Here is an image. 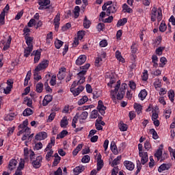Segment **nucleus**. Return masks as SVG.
I'll return each instance as SVG.
<instances>
[{"instance_id": "1", "label": "nucleus", "mask_w": 175, "mask_h": 175, "mask_svg": "<svg viewBox=\"0 0 175 175\" xmlns=\"http://www.w3.org/2000/svg\"><path fill=\"white\" fill-rule=\"evenodd\" d=\"M120 87L121 88H120ZM126 88H128L126 83H124L121 85V82L118 81L117 84L115 85V89L110 92L111 98L113 99V100H116V98H117L118 100L124 99Z\"/></svg>"}, {"instance_id": "2", "label": "nucleus", "mask_w": 175, "mask_h": 175, "mask_svg": "<svg viewBox=\"0 0 175 175\" xmlns=\"http://www.w3.org/2000/svg\"><path fill=\"white\" fill-rule=\"evenodd\" d=\"M28 126V120H26L23 122V124L19 125V128H21V131L17 133L18 136H20V135H23L24 133L23 136L22 137L21 139L23 141L30 140L31 137H33V134H31V129L27 127Z\"/></svg>"}, {"instance_id": "3", "label": "nucleus", "mask_w": 175, "mask_h": 175, "mask_svg": "<svg viewBox=\"0 0 175 175\" xmlns=\"http://www.w3.org/2000/svg\"><path fill=\"white\" fill-rule=\"evenodd\" d=\"M157 20V21H162V9L154 7L151 12V21L154 22Z\"/></svg>"}, {"instance_id": "4", "label": "nucleus", "mask_w": 175, "mask_h": 175, "mask_svg": "<svg viewBox=\"0 0 175 175\" xmlns=\"http://www.w3.org/2000/svg\"><path fill=\"white\" fill-rule=\"evenodd\" d=\"M50 0H40L38 2L40 7L38 8L39 10H44L46 9H50Z\"/></svg>"}, {"instance_id": "5", "label": "nucleus", "mask_w": 175, "mask_h": 175, "mask_svg": "<svg viewBox=\"0 0 175 175\" xmlns=\"http://www.w3.org/2000/svg\"><path fill=\"white\" fill-rule=\"evenodd\" d=\"M49 64H50V62L49 60H43L36 67V72H40V70H43V69H46V68H48Z\"/></svg>"}, {"instance_id": "6", "label": "nucleus", "mask_w": 175, "mask_h": 175, "mask_svg": "<svg viewBox=\"0 0 175 175\" xmlns=\"http://www.w3.org/2000/svg\"><path fill=\"white\" fill-rule=\"evenodd\" d=\"M117 12V2H113L112 5H109L106 8L107 16H110L111 14L116 13Z\"/></svg>"}, {"instance_id": "7", "label": "nucleus", "mask_w": 175, "mask_h": 175, "mask_svg": "<svg viewBox=\"0 0 175 175\" xmlns=\"http://www.w3.org/2000/svg\"><path fill=\"white\" fill-rule=\"evenodd\" d=\"M83 91H84V86L83 85H79L77 88H70V92L74 96H79Z\"/></svg>"}, {"instance_id": "8", "label": "nucleus", "mask_w": 175, "mask_h": 175, "mask_svg": "<svg viewBox=\"0 0 175 175\" xmlns=\"http://www.w3.org/2000/svg\"><path fill=\"white\" fill-rule=\"evenodd\" d=\"M107 107L103 105V101L98 100V106H97V110H98L100 114L103 116L106 112Z\"/></svg>"}, {"instance_id": "9", "label": "nucleus", "mask_w": 175, "mask_h": 175, "mask_svg": "<svg viewBox=\"0 0 175 175\" xmlns=\"http://www.w3.org/2000/svg\"><path fill=\"white\" fill-rule=\"evenodd\" d=\"M139 155L141 157L142 165H146V163L148 162V153L147 152H144L139 153Z\"/></svg>"}, {"instance_id": "10", "label": "nucleus", "mask_w": 175, "mask_h": 175, "mask_svg": "<svg viewBox=\"0 0 175 175\" xmlns=\"http://www.w3.org/2000/svg\"><path fill=\"white\" fill-rule=\"evenodd\" d=\"M85 61H87V56L85 55H81L77 59L75 64L78 66H81V65H83V64H84Z\"/></svg>"}, {"instance_id": "11", "label": "nucleus", "mask_w": 175, "mask_h": 175, "mask_svg": "<svg viewBox=\"0 0 175 175\" xmlns=\"http://www.w3.org/2000/svg\"><path fill=\"white\" fill-rule=\"evenodd\" d=\"M42 159L43 158L42 157V156L37 157L36 159L33 161L32 162V165L33 167H35L36 169H39V167L42 166L41 163H42Z\"/></svg>"}, {"instance_id": "12", "label": "nucleus", "mask_w": 175, "mask_h": 175, "mask_svg": "<svg viewBox=\"0 0 175 175\" xmlns=\"http://www.w3.org/2000/svg\"><path fill=\"white\" fill-rule=\"evenodd\" d=\"M105 59H106V53H101L100 55L96 57L95 60L96 66H99V65H100V64H102V62H103V61H105Z\"/></svg>"}, {"instance_id": "13", "label": "nucleus", "mask_w": 175, "mask_h": 175, "mask_svg": "<svg viewBox=\"0 0 175 175\" xmlns=\"http://www.w3.org/2000/svg\"><path fill=\"white\" fill-rule=\"evenodd\" d=\"M124 166L127 170H130V172H132L135 169V163L128 160L124 161Z\"/></svg>"}, {"instance_id": "14", "label": "nucleus", "mask_w": 175, "mask_h": 175, "mask_svg": "<svg viewBox=\"0 0 175 175\" xmlns=\"http://www.w3.org/2000/svg\"><path fill=\"white\" fill-rule=\"evenodd\" d=\"M85 75H87L85 70H81L77 74L79 83H84L85 81Z\"/></svg>"}, {"instance_id": "15", "label": "nucleus", "mask_w": 175, "mask_h": 175, "mask_svg": "<svg viewBox=\"0 0 175 175\" xmlns=\"http://www.w3.org/2000/svg\"><path fill=\"white\" fill-rule=\"evenodd\" d=\"M65 73H66V68L65 67H62L59 70V72L57 74V79L59 80H64L65 79Z\"/></svg>"}, {"instance_id": "16", "label": "nucleus", "mask_w": 175, "mask_h": 175, "mask_svg": "<svg viewBox=\"0 0 175 175\" xmlns=\"http://www.w3.org/2000/svg\"><path fill=\"white\" fill-rule=\"evenodd\" d=\"M47 133L41 131L36 135L35 139L36 140H44V139H47Z\"/></svg>"}, {"instance_id": "17", "label": "nucleus", "mask_w": 175, "mask_h": 175, "mask_svg": "<svg viewBox=\"0 0 175 175\" xmlns=\"http://www.w3.org/2000/svg\"><path fill=\"white\" fill-rule=\"evenodd\" d=\"M59 21H61V14L58 12L54 18V25L55 29L59 28Z\"/></svg>"}, {"instance_id": "18", "label": "nucleus", "mask_w": 175, "mask_h": 175, "mask_svg": "<svg viewBox=\"0 0 175 175\" xmlns=\"http://www.w3.org/2000/svg\"><path fill=\"white\" fill-rule=\"evenodd\" d=\"M85 170V167L83 165H79L73 169L74 174L79 175L80 173H83Z\"/></svg>"}, {"instance_id": "19", "label": "nucleus", "mask_w": 175, "mask_h": 175, "mask_svg": "<svg viewBox=\"0 0 175 175\" xmlns=\"http://www.w3.org/2000/svg\"><path fill=\"white\" fill-rule=\"evenodd\" d=\"M53 100V96L51 95H46L42 100V105L47 106Z\"/></svg>"}, {"instance_id": "20", "label": "nucleus", "mask_w": 175, "mask_h": 175, "mask_svg": "<svg viewBox=\"0 0 175 175\" xmlns=\"http://www.w3.org/2000/svg\"><path fill=\"white\" fill-rule=\"evenodd\" d=\"M170 164L163 163L159 167L158 172L159 173H162V172H165V170H169V169H170Z\"/></svg>"}, {"instance_id": "21", "label": "nucleus", "mask_w": 175, "mask_h": 175, "mask_svg": "<svg viewBox=\"0 0 175 175\" xmlns=\"http://www.w3.org/2000/svg\"><path fill=\"white\" fill-rule=\"evenodd\" d=\"M25 40H26V44L27 47H33V37L31 36H25Z\"/></svg>"}, {"instance_id": "22", "label": "nucleus", "mask_w": 175, "mask_h": 175, "mask_svg": "<svg viewBox=\"0 0 175 175\" xmlns=\"http://www.w3.org/2000/svg\"><path fill=\"white\" fill-rule=\"evenodd\" d=\"M16 166H17V160L12 159L10 161V163L8 165L9 170H13L14 169H16Z\"/></svg>"}, {"instance_id": "23", "label": "nucleus", "mask_w": 175, "mask_h": 175, "mask_svg": "<svg viewBox=\"0 0 175 175\" xmlns=\"http://www.w3.org/2000/svg\"><path fill=\"white\" fill-rule=\"evenodd\" d=\"M10 43H12V36H9L6 43L3 47V51H6V50H9V49H10Z\"/></svg>"}, {"instance_id": "24", "label": "nucleus", "mask_w": 175, "mask_h": 175, "mask_svg": "<svg viewBox=\"0 0 175 175\" xmlns=\"http://www.w3.org/2000/svg\"><path fill=\"white\" fill-rule=\"evenodd\" d=\"M121 159H122V157L121 155L118 156L117 158H116L111 163V166L113 167H116L117 165H120V162H121Z\"/></svg>"}, {"instance_id": "25", "label": "nucleus", "mask_w": 175, "mask_h": 175, "mask_svg": "<svg viewBox=\"0 0 175 175\" xmlns=\"http://www.w3.org/2000/svg\"><path fill=\"white\" fill-rule=\"evenodd\" d=\"M88 117V112L87 111L82 112V113L80 116L78 115V118L80 122H83V121L87 120Z\"/></svg>"}, {"instance_id": "26", "label": "nucleus", "mask_w": 175, "mask_h": 175, "mask_svg": "<svg viewBox=\"0 0 175 175\" xmlns=\"http://www.w3.org/2000/svg\"><path fill=\"white\" fill-rule=\"evenodd\" d=\"M23 105H27L28 107H32V98L25 97L23 99Z\"/></svg>"}, {"instance_id": "27", "label": "nucleus", "mask_w": 175, "mask_h": 175, "mask_svg": "<svg viewBox=\"0 0 175 175\" xmlns=\"http://www.w3.org/2000/svg\"><path fill=\"white\" fill-rule=\"evenodd\" d=\"M138 96L141 100H144L147 96V90L146 89L141 90Z\"/></svg>"}, {"instance_id": "28", "label": "nucleus", "mask_w": 175, "mask_h": 175, "mask_svg": "<svg viewBox=\"0 0 175 175\" xmlns=\"http://www.w3.org/2000/svg\"><path fill=\"white\" fill-rule=\"evenodd\" d=\"M122 11L124 13H133V10L132 8H129V5L126 3H124L122 5Z\"/></svg>"}, {"instance_id": "29", "label": "nucleus", "mask_w": 175, "mask_h": 175, "mask_svg": "<svg viewBox=\"0 0 175 175\" xmlns=\"http://www.w3.org/2000/svg\"><path fill=\"white\" fill-rule=\"evenodd\" d=\"M116 58L118 59V61H119V62H122V64L125 62V59L122 57V55H121V52H120V51H116Z\"/></svg>"}, {"instance_id": "30", "label": "nucleus", "mask_w": 175, "mask_h": 175, "mask_svg": "<svg viewBox=\"0 0 175 175\" xmlns=\"http://www.w3.org/2000/svg\"><path fill=\"white\" fill-rule=\"evenodd\" d=\"M110 148L112 152H113L115 155H117V154H118V150L117 149V146L116 145V142H112L111 143Z\"/></svg>"}, {"instance_id": "31", "label": "nucleus", "mask_w": 175, "mask_h": 175, "mask_svg": "<svg viewBox=\"0 0 175 175\" xmlns=\"http://www.w3.org/2000/svg\"><path fill=\"white\" fill-rule=\"evenodd\" d=\"M68 118L66 116H64L62 120L60 121V126L62 128H66L68 126Z\"/></svg>"}, {"instance_id": "32", "label": "nucleus", "mask_w": 175, "mask_h": 175, "mask_svg": "<svg viewBox=\"0 0 175 175\" xmlns=\"http://www.w3.org/2000/svg\"><path fill=\"white\" fill-rule=\"evenodd\" d=\"M33 50V47L32 46H27L26 49H25L24 57H29Z\"/></svg>"}, {"instance_id": "33", "label": "nucleus", "mask_w": 175, "mask_h": 175, "mask_svg": "<svg viewBox=\"0 0 175 175\" xmlns=\"http://www.w3.org/2000/svg\"><path fill=\"white\" fill-rule=\"evenodd\" d=\"M119 129L121 132H125L128 130V125L122 122H120L118 124Z\"/></svg>"}, {"instance_id": "34", "label": "nucleus", "mask_w": 175, "mask_h": 175, "mask_svg": "<svg viewBox=\"0 0 175 175\" xmlns=\"http://www.w3.org/2000/svg\"><path fill=\"white\" fill-rule=\"evenodd\" d=\"M43 87H44V85H43V83H42V82H39L38 83H37L36 85V92H38V94H40V92H42Z\"/></svg>"}, {"instance_id": "35", "label": "nucleus", "mask_w": 175, "mask_h": 175, "mask_svg": "<svg viewBox=\"0 0 175 175\" xmlns=\"http://www.w3.org/2000/svg\"><path fill=\"white\" fill-rule=\"evenodd\" d=\"M154 87L158 91V88H161L162 87V81L159 79H156L154 82Z\"/></svg>"}, {"instance_id": "36", "label": "nucleus", "mask_w": 175, "mask_h": 175, "mask_svg": "<svg viewBox=\"0 0 175 175\" xmlns=\"http://www.w3.org/2000/svg\"><path fill=\"white\" fill-rule=\"evenodd\" d=\"M14 117H16V113H11L8 115H6L4 117V120H5V121H13V120H14Z\"/></svg>"}, {"instance_id": "37", "label": "nucleus", "mask_w": 175, "mask_h": 175, "mask_svg": "<svg viewBox=\"0 0 175 175\" xmlns=\"http://www.w3.org/2000/svg\"><path fill=\"white\" fill-rule=\"evenodd\" d=\"M23 114L24 117H28L29 116H32V114H33V110L31 109V108H27L23 111Z\"/></svg>"}, {"instance_id": "38", "label": "nucleus", "mask_w": 175, "mask_h": 175, "mask_svg": "<svg viewBox=\"0 0 175 175\" xmlns=\"http://www.w3.org/2000/svg\"><path fill=\"white\" fill-rule=\"evenodd\" d=\"M33 79L35 81H39V80H42V76L39 75V71H36V68H35L33 72Z\"/></svg>"}, {"instance_id": "39", "label": "nucleus", "mask_w": 175, "mask_h": 175, "mask_svg": "<svg viewBox=\"0 0 175 175\" xmlns=\"http://www.w3.org/2000/svg\"><path fill=\"white\" fill-rule=\"evenodd\" d=\"M126 23H128V19L126 18L120 19L118 21L117 27H122V25H125Z\"/></svg>"}, {"instance_id": "40", "label": "nucleus", "mask_w": 175, "mask_h": 175, "mask_svg": "<svg viewBox=\"0 0 175 175\" xmlns=\"http://www.w3.org/2000/svg\"><path fill=\"white\" fill-rule=\"evenodd\" d=\"M91 26V21L87 18V16L85 17L83 20V27L84 28H86V29H88Z\"/></svg>"}, {"instance_id": "41", "label": "nucleus", "mask_w": 175, "mask_h": 175, "mask_svg": "<svg viewBox=\"0 0 175 175\" xmlns=\"http://www.w3.org/2000/svg\"><path fill=\"white\" fill-rule=\"evenodd\" d=\"M87 102H88V96H84L78 101V105L81 106V105H84Z\"/></svg>"}, {"instance_id": "42", "label": "nucleus", "mask_w": 175, "mask_h": 175, "mask_svg": "<svg viewBox=\"0 0 175 175\" xmlns=\"http://www.w3.org/2000/svg\"><path fill=\"white\" fill-rule=\"evenodd\" d=\"M80 16V7L75 6L74 10V17L75 18H78V17Z\"/></svg>"}, {"instance_id": "43", "label": "nucleus", "mask_w": 175, "mask_h": 175, "mask_svg": "<svg viewBox=\"0 0 175 175\" xmlns=\"http://www.w3.org/2000/svg\"><path fill=\"white\" fill-rule=\"evenodd\" d=\"M152 62L154 68H158V57L155 55L152 56Z\"/></svg>"}, {"instance_id": "44", "label": "nucleus", "mask_w": 175, "mask_h": 175, "mask_svg": "<svg viewBox=\"0 0 175 175\" xmlns=\"http://www.w3.org/2000/svg\"><path fill=\"white\" fill-rule=\"evenodd\" d=\"M66 135H68V131L66 130H63L60 133L57 135L56 139H64V137H65Z\"/></svg>"}, {"instance_id": "45", "label": "nucleus", "mask_w": 175, "mask_h": 175, "mask_svg": "<svg viewBox=\"0 0 175 175\" xmlns=\"http://www.w3.org/2000/svg\"><path fill=\"white\" fill-rule=\"evenodd\" d=\"M174 90H170L168 92V98L169 99L171 100V102H174Z\"/></svg>"}, {"instance_id": "46", "label": "nucleus", "mask_w": 175, "mask_h": 175, "mask_svg": "<svg viewBox=\"0 0 175 175\" xmlns=\"http://www.w3.org/2000/svg\"><path fill=\"white\" fill-rule=\"evenodd\" d=\"M40 59V52H39V51H36L35 53V57H34V64H38Z\"/></svg>"}, {"instance_id": "47", "label": "nucleus", "mask_w": 175, "mask_h": 175, "mask_svg": "<svg viewBox=\"0 0 175 175\" xmlns=\"http://www.w3.org/2000/svg\"><path fill=\"white\" fill-rule=\"evenodd\" d=\"M162 148H159L154 154V157L157 158V161H159V159H161V157H162Z\"/></svg>"}, {"instance_id": "48", "label": "nucleus", "mask_w": 175, "mask_h": 175, "mask_svg": "<svg viewBox=\"0 0 175 175\" xmlns=\"http://www.w3.org/2000/svg\"><path fill=\"white\" fill-rule=\"evenodd\" d=\"M137 47L138 45L135 42H133V44L131 45V53L133 54H136L137 53Z\"/></svg>"}, {"instance_id": "49", "label": "nucleus", "mask_w": 175, "mask_h": 175, "mask_svg": "<svg viewBox=\"0 0 175 175\" xmlns=\"http://www.w3.org/2000/svg\"><path fill=\"white\" fill-rule=\"evenodd\" d=\"M25 166V161H24V160L23 159H21V161L18 164V166L16 170H19L20 172H21L23 169H24Z\"/></svg>"}, {"instance_id": "50", "label": "nucleus", "mask_w": 175, "mask_h": 175, "mask_svg": "<svg viewBox=\"0 0 175 175\" xmlns=\"http://www.w3.org/2000/svg\"><path fill=\"white\" fill-rule=\"evenodd\" d=\"M150 135H152V138L154 139V140H157V139H158V137H159L158 133H157L155 129H151L150 130Z\"/></svg>"}, {"instance_id": "51", "label": "nucleus", "mask_w": 175, "mask_h": 175, "mask_svg": "<svg viewBox=\"0 0 175 175\" xmlns=\"http://www.w3.org/2000/svg\"><path fill=\"white\" fill-rule=\"evenodd\" d=\"M134 109H135V111H137V114H140V113H142V107L139 104L135 103Z\"/></svg>"}, {"instance_id": "52", "label": "nucleus", "mask_w": 175, "mask_h": 175, "mask_svg": "<svg viewBox=\"0 0 175 175\" xmlns=\"http://www.w3.org/2000/svg\"><path fill=\"white\" fill-rule=\"evenodd\" d=\"M78 120H79V113H77L76 116L72 119V128H76V124H77Z\"/></svg>"}, {"instance_id": "53", "label": "nucleus", "mask_w": 175, "mask_h": 175, "mask_svg": "<svg viewBox=\"0 0 175 175\" xmlns=\"http://www.w3.org/2000/svg\"><path fill=\"white\" fill-rule=\"evenodd\" d=\"M55 116H56L55 112H52V113L49 115V118H48L46 122H52V121H54V119L55 118Z\"/></svg>"}, {"instance_id": "54", "label": "nucleus", "mask_w": 175, "mask_h": 175, "mask_svg": "<svg viewBox=\"0 0 175 175\" xmlns=\"http://www.w3.org/2000/svg\"><path fill=\"white\" fill-rule=\"evenodd\" d=\"M91 161V157L89 155H85L81 159V162L83 163H88Z\"/></svg>"}, {"instance_id": "55", "label": "nucleus", "mask_w": 175, "mask_h": 175, "mask_svg": "<svg viewBox=\"0 0 175 175\" xmlns=\"http://www.w3.org/2000/svg\"><path fill=\"white\" fill-rule=\"evenodd\" d=\"M142 81H147L148 80V71L145 70L142 76Z\"/></svg>"}, {"instance_id": "56", "label": "nucleus", "mask_w": 175, "mask_h": 175, "mask_svg": "<svg viewBox=\"0 0 175 175\" xmlns=\"http://www.w3.org/2000/svg\"><path fill=\"white\" fill-rule=\"evenodd\" d=\"M46 161H50V158L53 157V154H54V151L53 150H49L46 152Z\"/></svg>"}, {"instance_id": "57", "label": "nucleus", "mask_w": 175, "mask_h": 175, "mask_svg": "<svg viewBox=\"0 0 175 175\" xmlns=\"http://www.w3.org/2000/svg\"><path fill=\"white\" fill-rule=\"evenodd\" d=\"M63 44H64V42H62L59 40H57L55 42V46L56 49H61V47H62Z\"/></svg>"}, {"instance_id": "58", "label": "nucleus", "mask_w": 175, "mask_h": 175, "mask_svg": "<svg viewBox=\"0 0 175 175\" xmlns=\"http://www.w3.org/2000/svg\"><path fill=\"white\" fill-rule=\"evenodd\" d=\"M29 32H31V29L28 28V27H25L23 29V36H29Z\"/></svg>"}, {"instance_id": "59", "label": "nucleus", "mask_w": 175, "mask_h": 175, "mask_svg": "<svg viewBox=\"0 0 175 175\" xmlns=\"http://www.w3.org/2000/svg\"><path fill=\"white\" fill-rule=\"evenodd\" d=\"M129 85L131 90H132L133 91H136V83H135V81H130Z\"/></svg>"}, {"instance_id": "60", "label": "nucleus", "mask_w": 175, "mask_h": 175, "mask_svg": "<svg viewBox=\"0 0 175 175\" xmlns=\"http://www.w3.org/2000/svg\"><path fill=\"white\" fill-rule=\"evenodd\" d=\"M166 28H167L166 24H165V22H162L159 26V31L161 32H165V31H166Z\"/></svg>"}, {"instance_id": "61", "label": "nucleus", "mask_w": 175, "mask_h": 175, "mask_svg": "<svg viewBox=\"0 0 175 175\" xmlns=\"http://www.w3.org/2000/svg\"><path fill=\"white\" fill-rule=\"evenodd\" d=\"M98 116H99V113H98V110L94 109L91 113L90 118H98Z\"/></svg>"}, {"instance_id": "62", "label": "nucleus", "mask_w": 175, "mask_h": 175, "mask_svg": "<svg viewBox=\"0 0 175 175\" xmlns=\"http://www.w3.org/2000/svg\"><path fill=\"white\" fill-rule=\"evenodd\" d=\"M0 24L1 25L5 24V12H2L0 14Z\"/></svg>"}, {"instance_id": "63", "label": "nucleus", "mask_w": 175, "mask_h": 175, "mask_svg": "<svg viewBox=\"0 0 175 175\" xmlns=\"http://www.w3.org/2000/svg\"><path fill=\"white\" fill-rule=\"evenodd\" d=\"M84 35H85L84 31H78L77 33V38L79 40H83V38H84Z\"/></svg>"}, {"instance_id": "64", "label": "nucleus", "mask_w": 175, "mask_h": 175, "mask_svg": "<svg viewBox=\"0 0 175 175\" xmlns=\"http://www.w3.org/2000/svg\"><path fill=\"white\" fill-rule=\"evenodd\" d=\"M114 3L111 1H109L106 2L103 5V10H106V8H108L109 6H111Z\"/></svg>"}]
</instances>
